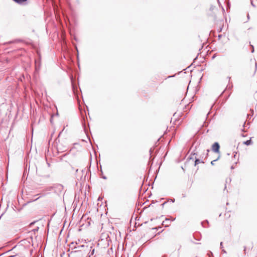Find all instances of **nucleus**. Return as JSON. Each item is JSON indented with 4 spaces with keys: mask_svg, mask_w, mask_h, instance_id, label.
<instances>
[{
    "mask_svg": "<svg viewBox=\"0 0 257 257\" xmlns=\"http://www.w3.org/2000/svg\"><path fill=\"white\" fill-rule=\"evenodd\" d=\"M236 154L234 155V157H235Z\"/></svg>",
    "mask_w": 257,
    "mask_h": 257,
    "instance_id": "4468645a",
    "label": "nucleus"
},
{
    "mask_svg": "<svg viewBox=\"0 0 257 257\" xmlns=\"http://www.w3.org/2000/svg\"><path fill=\"white\" fill-rule=\"evenodd\" d=\"M83 246H84V245H80V246H78V247L80 248V247H82Z\"/></svg>",
    "mask_w": 257,
    "mask_h": 257,
    "instance_id": "9b49d317",
    "label": "nucleus"
},
{
    "mask_svg": "<svg viewBox=\"0 0 257 257\" xmlns=\"http://www.w3.org/2000/svg\"><path fill=\"white\" fill-rule=\"evenodd\" d=\"M220 247L222 248H223V246H222V242H220Z\"/></svg>",
    "mask_w": 257,
    "mask_h": 257,
    "instance_id": "0eeeda50",
    "label": "nucleus"
},
{
    "mask_svg": "<svg viewBox=\"0 0 257 257\" xmlns=\"http://www.w3.org/2000/svg\"><path fill=\"white\" fill-rule=\"evenodd\" d=\"M250 111L251 112V114H253V110L252 109H250Z\"/></svg>",
    "mask_w": 257,
    "mask_h": 257,
    "instance_id": "6e6552de",
    "label": "nucleus"
},
{
    "mask_svg": "<svg viewBox=\"0 0 257 257\" xmlns=\"http://www.w3.org/2000/svg\"><path fill=\"white\" fill-rule=\"evenodd\" d=\"M222 251L223 253H226V251L224 249H222Z\"/></svg>",
    "mask_w": 257,
    "mask_h": 257,
    "instance_id": "1a4fd4ad",
    "label": "nucleus"
},
{
    "mask_svg": "<svg viewBox=\"0 0 257 257\" xmlns=\"http://www.w3.org/2000/svg\"><path fill=\"white\" fill-rule=\"evenodd\" d=\"M168 220H169V219H166V221H168Z\"/></svg>",
    "mask_w": 257,
    "mask_h": 257,
    "instance_id": "ddd939ff",
    "label": "nucleus"
},
{
    "mask_svg": "<svg viewBox=\"0 0 257 257\" xmlns=\"http://www.w3.org/2000/svg\"><path fill=\"white\" fill-rule=\"evenodd\" d=\"M217 160H213L211 162V164L212 165H214V162L216 161Z\"/></svg>",
    "mask_w": 257,
    "mask_h": 257,
    "instance_id": "423d86ee",
    "label": "nucleus"
},
{
    "mask_svg": "<svg viewBox=\"0 0 257 257\" xmlns=\"http://www.w3.org/2000/svg\"><path fill=\"white\" fill-rule=\"evenodd\" d=\"M243 144L247 146H248V145L252 144V142H251V140L250 139L249 140H247L246 141L244 142L243 143Z\"/></svg>",
    "mask_w": 257,
    "mask_h": 257,
    "instance_id": "7ed1b4c3",
    "label": "nucleus"
},
{
    "mask_svg": "<svg viewBox=\"0 0 257 257\" xmlns=\"http://www.w3.org/2000/svg\"><path fill=\"white\" fill-rule=\"evenodd\" d=\"M95 249L94 248H92V247H91V249L90 250V252L88 253L89 257H90L91 256L93 255L94 253Z\"/></svg>",
    "mask_w": 257,
    "mask_h": 257,
    "instance_id": "f03ea898",
    "label": "nucleus"
},
{
    "mask_svg": "<svg viewBox=\"0 0 257 257\" xmlns=\"http://www.w3.org/2000/svg\"><path fill=\"white\" fill-rule=\"evenodd\" d=\"M174 201H175V199H173V200L171 199V201H172L173 202H174Z\"/></svg>",
    "mask_w": 257,
    "mask_h": 257,
    "instance_id": "f8f14e48",
    "label": "nucleus"
},
{
    "mask_svg": "<svg viewBox=\"0 0 257 257\" xmlns=\"http://www.w3.org/2000/svg\"><path fill=\"white\" fill-rule=\"evenodd\" d=\"M219 145L218 143L216 142L213 144L212 147V151L215 153H218L219 150Z\"/></svg>",
    "mask_w": 257,
    "mask_h": 257,
    "instance_id": "f257e3e1",
    "label": "nucleus"
},
{
    "mask_svg": "<svg viewBox=\"0 0 257 257\" xmlns=\"http://www.w3.org/2000/svg\"><path fill=\"white\" fill-rule=\"evenodd\" d=\"M252 46V49L251 52H252V53H253V51H254V49H253V46Z\"/></svg>",
    "mask_w": 257,
    "mask_h": 257,
    "instance_id": "9d476101",
    "label": "nucleus"
},
{
    "mask_svg": "<svg viewBox=\"0 0 257 257\" xmlns=\"http://www.w3.org/2000/svg\"><path fill=\"white\" fill-rule=\"evenodd\" d=\"M200 163H201V161L199 159H196V160L195 161V165H196L199 164Z\"/></svg>",
    "mask_w": 257,
    "mask_h": 257,
    "instance_id": "39448f33",
    "label": "nucleus"
},
{
    "mask_svg": "<svg viewBox=\"0 0 257 257\" xmlns=\"http://www.w3.org/2000/svg\"><path fill=\"white\" fill-rule=\"evenodd\" d=\"M35 65H36V69L37 70L39 68V64H38V62L36 60L35 61Z\"/></svg>",
    "mask_w": 257,
    "mask_h": 257,
    "instance_id": "20e7f679",
    "label": "nucleus"
},
{
    "mask_svg": "<svg viewBox=\"0 0 257 257\" xmlns=\"http://www.w3.org/2000/svg\"><path fill=\"white\" fill-rule=\"evenodd\" d=\"M175 218L172 219V221L174 220Z\"/></svg>",
    "mask_w": 257,
    "mask_h": 257,
    "instance_id": "2eb2a0df",
    "label": "nucleus"
}]
</instances>
